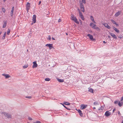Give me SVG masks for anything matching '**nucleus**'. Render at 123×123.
Masks as SVG:
<instances>
[{
    "mask_svg": "<svg viewBox=\"0 0 123 123\" xmlns=\"http://www.w3.org/2000/svg\"><path fill=\"white\" fill-rule=\"evenodd\" d=\"M71 19L73 20L77 24H79V22L78 21H77V19L73 15H71Z\"/></svg>",
    "mask_w": 123,
    "mask_h": 123,
    "instance_id": "1",
    "label": "nucleus"
},
{
    "mask_svg": "<svg viewBox=\"0 0 123 123\" xmlns=\"http://www.w3.org/2000/svg\"><path fill=\"white\" fill-rule=\"evenodd\" d=\"M2 113L5 117H7L8 118H11L12 117V116L9 114L5 112H3Z\"/></svg>",
    "mask_w": 123,
    "mask_h": 123,
    "instance_id": "2",
    "label": "nucleus"
},
{
    "mask_svg": "<svg viewBox=\"0 0 123 123\" xmlns=\"http://www.w3.org/2000/svg\"><path fill=\"white\" fill-rule=\"evenodd\" d=\"M30 3L29 2H27L26 5V9L27 12H28L29 10L31 7Z\"/></svg>",
    "mask_w": 123,
    "mask_h": 123,
    "instance_id": "3",
    "label": "nucleus"
},
{
    "mask_svg": "<svg viewBox=\"0 0 123 123\" xmlns=\"http://www.w3.org/2000/svg\"><path fill=\"white\" fill-rule=\"evenodd\" d=\"M87 105L85 104L81 105H80V109L81 110L84 109L86 108Z\"/></svg>",
    "mask_w": 123,
    "mask_h": 123,
    "instance_id": "4",
    "label": "nucleus"
},
{
    "mask_svg": "<svg viewBox=\"0 0 123 123\" xmlns=\"http://www.w3.org/2000/svg\"><path fill=\"white\" fill-rule=\"evenodd\" d=\"M52 44H47L45 45V46L48 47L50 49H51L53 48Z\"/></svg>",
    "mask_w": 123,
    "mask_h": 123,
    "instance_id": "5",
    "label": "nucleus"
},
{
    "mask_svg": "<svg viewBox=\"0 0 123 123\" xmlns=\"http://www.w3.org/2000/svg\"><path fill=\"white\" fill-rule=\"evenodd\" d=\"M80 6L81 11L83 12H85L84 8V6L82 3L80 4Z\"/></svg>",
    "mask_w": 123,
    "mask_h": 123,
    "instance_id": "6",
    "label": "nucleus"
},
{
    "mask_svg": "<svg viewBox=\"0 0 123 123\" xmlns=\"http://www.w3.org/2000/svg\"><path fill=\"white\" fill-rule=\"evenodd\" d=\"M2 75L5 77V78L7 79L11 77L8 74H2Z\"/></svg>",
    "mask_w": 123,
    "mask_h": 123,
    "instance_id": "7",
    "label": "nucleus"
},
{
    "mask_svg": "<svg viewBox=\"0 0 123 123\" xmlns=\"http://www.w3.org/2000/svg\"><path fill=\"white\" fill-rule=\"evenodd\" d=\"M121 11H118L117 12H116L114 15V16L116 17H117L120 15L121 13Z\"/></svg>",
    "mask_w": 123,
    "mask_h": 123,
    "instance_id": "8",
    "label": "nucleus"
},
{
    "mask_svg": "<svg viewBox=\"0 0 123 123\" xmlns=\"http://www.w3.org/2000/svg\"><path fill=\"white\" fill-rule=\"evenodd\" d=\"M36 16L35 15H34L32 18V20L33 22V23H35L36 22Z\"/></svg>",
    "mask_w": 123,
    "mask_h": 123,
    "instance_id": "9",
    "label": "nucleus"
},
{
    "mask_svg": "<svg viewBox=\"0 0 123 123\" xmlns=\"http://www.w3.org/2000/svg\"><path fill=\"white\" fill-rule=\"evenodd\" d=\"M111 114V113L109 111H106L105 113V115L106 117H108L110 116Z\"/></svg>",
    "mask_w": 123,
    "mask_h": 123,
    "instance_id": "10",
    "label": "nucleus"
},
{
    "mask_svg": "<svg viewBox=\"0 0 123 123\" xmlns=\"http://www.w3.org/2000/svg\"><path fill=\"white\" fill-rule=\"evenodd\" d=\"M109 34L111 36H112V37H113L114 38L116 39L117 38V37L116 36L114 33L110 32Z\"/></svg>",
    "mask_w": 123,
    "mask_h": 123,
    "instance_id": "11",
    "label": "nucleus"
},
{
    "mask_svg": "<svg viewBox=\"0 0 123 123\" xmlns=\"http://www.w3.org/2000/svg\"><path fill=\"white\" fill-rule=\"evenodd\" d=\"M33 65L32 66L33 68H36L37 66V62L36 61L34 62H33Z\"/></svg>",
    "mask_w": 123,
    "mask_h": 123,
    "instance_id": "12",
    "label": "nucleus"
},
{
    "mask_svg": "<svg viewBox=\"0 0 123 123\" xmlns=\"http://www.w3.org/2000/svg\"><path fill=\"white\" fill-rule=\"evenodd\" d=\"M87 36L89 37L90 39L92 40L93 41L94 40V39L93 38V37L92 35L90 34H88L87 35Z\"/></svg>",
    "mask_w": 123,
    "mask_h": 123,
    "instance_id": "13",
    "label": "nucleus"
},
{
    "mask_svg": "<svg viewBox=\"0 0 123 123\" xmlns=\"http://www.w3.org/2000/svg\"><path fill=\"white\" fill-rule=\"evenodd\" d=\"M90 25L93 29L95 28V27L96 26V25L93 23H91L90 24Z\"/></svg>",
    "mask_w": 123,
    "mask_h": 123,
    "instance_id": "14",
    "label": "nucleus"
},
{
    "mask_svg": "<svg viewBox=\"0 0 123 123\" xmlns=\"http://www.w3.org/2000/svg\"><path fill=\"white\" fill-rule=\"evenodd\" d=\"M103 25H104L105 27L107 28L108 29H110L111 28V27L108 25L107 23H104L103 24Z\"/></svg>",
    "mask_w": 123,
    "mask_h": 123,
    "instance_id": "15",
    "label": "nucleus"
},
{
    "mask_svg": "<svg viewBox=\"0 0 123 123\" xmlns=\"http://www.w3.org/2000/svg\"><path fill=\"white\" fill-rule=\"evenodd\" d=\"M113 29L117 33H119V31L117 28H116L114 26H113Z\"/></svg>",
    "mask_w": 123,
    "mask_h": 123,
    "instance_id": "16",
    "label": "nucleus"
},
{
    "mask_svg": "<svg viewBox=\"0 0 123 123\" xmlns=\"http://www.w3.org/2000/svg\"><path fill=\"white\" fill-rule=\"evenodd\" d=\"M14 7H13L12 8V9L11 12V16H12L13 15V12L14 10Z\"/></svg>",
    "mask_w": 123,
    "mask_h": 123,
    "instance_id": "17",
    "label": "nucleus"
},
{
    "mask_svg": "<svg viewBox=\"0 0 123 123\" xmlns=\"http://www.w3.org/2000/svg\"><path fill=\"white\" fill-rule=\"evenodd\" d=\"M123 105V102L121 101L119 102L118 103V105L120 107L121 106Z\"/></svg>",
    "mask_w": 123,
    "mask_h": 123,
    "instance_id": "18",
    "label": "nucleus"
},
{
    "mask_svg": "<svg viewBox=\"0 0 123 123\" xmlns=\"http://www.w3.org/2000/svg\"><path fill=\"white\" fill-rule=\"evenodd\" d=\"M90 17L91 20L94 23H96V22L94 20V18L92 16H91Z\"/></svg>",
    "mask_w": 123,
    "mask_h": 123,
    "instance_id": "19",
    "label": "nucleus"
},
{
    "mask_svg": "<svg viewBox=\"0 0 123 123\" xmlns=\"http://www.w3.org/2000/svg\"><path fill=\"white\" fill-rule=\"evenodd\" d=\"M57 80L59 82H64V80L63 79H61L57 78Z\"/></svg>",
    "mask_w": 123,
    "mask_h": 123,
    "instance_id": "20",
    "label": "nucleus"
},
{
    "mask_svg": "<svg viewBox=\"0 0 123 123\" xmlns=\"http://www.w3.org/2000/svg\"><path fill=\"white\" fill-rule=\"evenodd\" d=\"M6 23L7 22L6 21L4 22V24L3 26V28H5L6 27Z\"/></svg>",
    "mask_w": 123,
    "mask_h": 123,
    "instance_id": "21",
    "label": "nucleus"
},
{
    "mask_svg": "<svg viewBox=\"0 0 123 123\" xmlns=\"http://www.w3.org/2000/svg\"><path fill=\"white\" fill-rule=\"evenodd\" d=\"M63 104L66 105H70V103L68 102H64L63 103Z\"/></svg>",
    "mask_w": 123,
    "mask_h": 123,
    "instance_id": "22",
    "label": "nucleus"
},
{
    "mask_svg": "<svg viewBox=\"0 0 123 123\" xmlns=\"http://www.w3.org/2000/svg\"><path fill=\"white\" fill-rule=\"evenodd\" d=\"M93 90L92 88H91L89 89V92L93 93Z\"/></svg>",
    "mask_w": 123,
    "mask_h": 123,
    "instance_id": "23",
    "label": "nucleus"
},
{
    "mask_svg": "<svg viewBox=\"0 0 123 123\" xmlns=\"http://www.w3.org/2000/svg\"><path fill=\"white\" fill-rule=\"evenodd\" d=\"M78 10L79 11V13L80 16L83 15L82 13L80 11V10L79 9H78Z\"/></svg>",
    "mask_w": 123,
    "mask_h": 123,
    "instance_id": "24",
    "label": "nucleus"
},
{
    "mask_svg": "<svg viewBox=\"0 0 123 123\" xmlns=\"http://www.w3.org/2000/svg\"><path fill=\"white\" fill-rule=\"evenodd\" d=\"M28 67V64H26V65H25V66H23V68H27Z\"/></svg>",
    "mask_w": 123,
    "mask_h": 123,
    "instance_id": "25",
    "label": "nucleus"
},
{
    "mask_svg": "<svg viewBox=\"0 0 123 123\" xmlns=\"http://www.w3.org/2000/svg\"><path fill=\"white\" fill-rule=\"evenodd\" d=\"M94 29L98 31H99L100 30V29L98 27H97L95 26V28H94Z\"/></svg>",
    "mask_w": 123,
    "mask_h": 123,
    "instance_id": "26",
    "label": "nucleus"
},
{
    "mask_svg": "<svg viewBox=\"0 0 123 123\" xmlns=\"http://www.w3.org/2000/svg\"><path fill=\"white\" fill-rule=\"evenodd\" d=\"M50 79L48 78H46L45 79V81H50Z\"/></svg>",
    "mask_w": 123,
    "mask_h": 123,
    "instance_id": "27",
    "label": "nucleus"
},
{
    "mask_svg": "<svg viewBox=\"0 0 123 123\" xmlns=\"http://www.w3.org/2000/svg\"><path fill=\"white\" fill-rule=\"evenodd\" d=\"M2 11L4 13L5 12V11H6L5 10V9L3 7L2 8Z\"/></svg>",
    "mask_w": 123,
    "mask_h": 123,
    "instance_id": "28",
    "label": "nucleus"
},
{
    "mask_svg": "<svg viewBox=\"0 0 123 123\" xmlns=\"http://www.w3.org/2000/svg\"><path fill=\"white\" fill-rule=\"evenodd\" d=\"M10 32V30L9 29H8L7 32V34L8 35H9Z\"/></svg>",
    "mask_w": 123,
    "mask_h": 123,
    "instance_id": "29",
    "label": "nucleus"
},
{
    "mask_svg": "<svg viewBox=\"0 0 123 123\" xmlns=\"http://www.w3.org/2000/svg\"><path fill=\"white\" fill-rule=\"evenodd\" d=\"M48 37L47 38V39L49 40H50L51 39V36L50 35L48 36Z\"/></svg>",
    "mask_w": 123,
    "mask_h": 123,
    "instance_id": "30",
    "label": "nucleus"
},
{
    "mask_svg": "<svg viewBox=\"0 0 123 123\" xmlns=\"http://www.w3.org/2000/svg\"><path fill=\"white\" fill-rule=\"evenodd\" d=\"M111 21L112 23L114 24H115L116 23L115 21L111 19Z\"/></svg>",
    "mask_w": 123,
    "mask_h": 123,
    "instance_id": "31",
    "label": "nucleus"
},
{
    "mask_svg": "<svg viewBox=\"0 0 123 123\" xmlns=\"http://www.w3.org/2000/svg\"><path fill=\"white\" fill-rule=\"evenodd\" d=\"M80 17L81 19L82 20H84V17H83V15H82V16H80Z\"/></svg>",
    "mask_w": 123,
    "mask_h": 123,
    "instance_id": "32",
    "label": "nucleus"
},
{
    "mask_svg": "<svg viewBox=\"0 0 123 123\" xmlns=\"http://www.w3.org/2000/svg\"><path fill=\"white\" fill-rule=\"evenodd\" d=\"M61 104H62L63 106L65 107V108H66V109H68V110H70V109H69V108H67L66 107V106L64 105L63 104H62L61 103Z\"/></svg>",
    "mask_w": 123,
    "mask_h": 123,
    "instance_id": "33",
    "label": "nucleus"
},
{
    "mask_svg": "<svg viewBox=\"0 0 123 123\" xmlns=\"http://www.w3.org/2000/svg\"><path fill=\"white\" fill-rule=\"evenodd\" d=\"M25 98L29 99H31L32 98L31 97V96H26L25 97Z\"/></svg>",
    "mask_w": 123,
    "mask_h": 123,
    "instance_id": "34",
    "label": "nucleus"
},
{
    "mask_svg": "<svg viewBox=\"0 0 123 123\" xmlns=\"http://www.w3.org/2000/svg\"><path fill=\"white\" fill-rule=\"evenodd\" d=\"M28 119L29 120H32V119L30 117H29L28 118Z\"/></svg>",
    "mask_w": 123,
    "mask_h": 123,
    "instance_id": "35",
    "label": "nucleus"
},
{
    "mask_svg": "<svg viewBox=\"0 0 123 123\" xmlns=\"http://www.w3.org/2000/svg\"><path fill=\"white\" fill-rule=\"evenodd\" d=\"M79 114L81 116H83V114L82 113V112H81Z\"/></svg>",
    "mask_w": 123,
    "mask_h": 123,
    "instance_id": "36",
    "label": "nucleus"
},
{
    "mask_svg": "<svg viewBox=\"0 0 123 123\" xmlns=\"http://www.w3.org/2000/svg\"><path fill=\"white\" fill-rule=\"evenodd\" d=\"M82 1L85 4L86 3L85 0H82Z\"/></svg>",
    "mask_w": 123,
    "mask_h": 123,
    "instance_id": "37",
    "label": "nucleus"
},
{
    "mask_svg": "<svg viewBox=\"0 0 123 123\" xmlns=\"http://www.w3.org/2000/svg\"><path fill=\"white\" fill-rule=\"evenodd\" d=\"M6 32H5L4 33V34L3 36L5 37L6 36Z\"/></svg>",
    "mask_w": 123,
    "mask_h": 123,
    "instance_id": "38",
    "label": "nucleus"
},
{
    "mask_svg": "<svg viewBox=\"0 0 123 123\" xmlns=\"http://www.w3.org/2000/svg\"><path fill=\"white\" fill-rule=\"evenodd\" d=\"M123 37L121 35H120L118 37L119 38H122Z\"/></svg>",
    "mask_w": 123,
    "mask_h": 123,
    "instance_id": "39",
    "label": "nucleus"
},
{
    "mask_svg": "<svg viewBox=\"0 0 123 123\" xmlns=\"http://www.w3.org/2000/svg\"><path fill=\"white\" fill-rule=\"evenodd\" d=\"M94 105H97L98 104V103L96 102H94Z\"/></svg>",
    "mask_w": 123,
    "mask_h": 123,
    "instance_id": "40",
    "label": "nucleus"
},
{
    "mask_svg": "<svg viewBox=\"0 0 123 123\" xmlns=\"http://www.w3.org/2000/svg\"><path fill=\"white\" fill-rule=\"evenodd\" d=\"M114 103L115 104H117L118 103V101H116L114 102Z\"/></svg>",
    "mask_w": 123,
    "mask_h": 123,
    "instance_id": "41",
    "label": "nucleus"
},
{
    "mask_svg": "<svg viewBox=\"0 0 123 123\" xmlns=\"http://www.w3.org/2000/svg\"><path fill=\"white\" fill-rule=\"evenodd\" d=\"M78 111L79 113L81 112V111L80 110H78Z\"/></svg>",
    "mask_w": 123,
    "mask_h": 123,
    "instance_id": "42",
    "label": "nucleus"
},
{
    "mask_svg": "<svg viewBox=\"0 0 123 123\" xmlns=\"http://www.w3.org/2000/svg\"><path fill=\"white\" fill-rule=\"evenodd\" d=\"M123 100V96L121 98V99L120 101H122Z\"/></svg>",
    "mask_w": 123,
    "mask_h": 123,
    "instance_id": "43",
    "label": "nucleus"
},
{
    "mask_svg": "<svg viewBox=\"0 0 123 123\" xmlns=\"http://www.w3.org/2000/svg\"><path fill=\"white\" fill-rule=\"evenodd\" d=\"M61 21H62L61 19H59L58 20V22H60Z\"/></svg>",
    "mask_w": 123,
    "mask_h": 123,
    "instance_id": "44",
    "label": "nucleus"
},
{
    "mask_svg": "<svg viewBox=\"0 0 123 123\" xmlns=\"http://www.w3.org/2000/svg\"><path fill=\"white\" fill-rule=\"evenodd\" d=\"M36 123H41L40 121H37L36 122Z\"/></svg>",
    "mask_w": 123,
    "mask_h": 123,
    "instance_id": "45",
    "label": "nucleus"
},
{
    "mask_svg": "<svg viewBox=\"0 0 123 123\" xmlns=\"http://www.w3.org/2000/svg\"><path fill=\"white\" fill-rule=\"evenodd\" d=\"M5 37H4V36H3L2 37V39H4L5 38Z\"/></svg>",
    "mask_w": 123,
    "mask_h": 123,
    "instance_id": "46",
    "label": "nucleus"
},
{
    "mask_svg": "<svg viewBox=\"0 0 123 123\" xmlns=\"http://www.w3.org/2000/svg\"><path fill=\"white\" fill-rule=\"evenodd\" d=\"M115 24L117 26H118V24H117V23H116Z\"/></svg>",
    "mask_w": 123,
    "mask_h": 123,
    "instance_id": "47",
    "label": "nucleus"
},
{
    "mask_svg": "<svg viewBox=\"0 0 123 123\" xmlns=\"http://www.w3.org/2000/svg\"><path fill=\"white\" fill-rule=\"evenodd\" d=\"M116 111V109H114L113 111V112H114V111Z\"/></svg>",
    "mask_w": 123,
    "mask_h": 123,
    "instance_id": "48",
    "label": "nucleus"
},
{
    "mask_svg": "<svg viewBox=\"0 0 123 123\" xmlns=\"http://www.w3.org/2000/svg\"><path fill=\"white\" fill-rule=\"evenodd\" d=\"M41 3V1H39V4H38V5H40V4Z\"/></svg>",
    "mask_w": 123,
    "mask_h": 123,
    "instance_id": "49",
    "label": "nucleus"
},
{
    "mask_svg": "<svg viewBox=\"0 0 123 123\" xmlns=\"http://www.w3.org/2000/svg\"><path fill=\"white\" fill-rule=\"evenodd\" d=\"M52 39H53V40H55V38H53V37H52Z\"/></svg>",
    "mask_w": 123,
    "mask_h": 123,
    "instance_id": "50",
    "label": "nucleus"
},
{
    "mask_svg": "<svg viewBox=\"0 0 123 123\" xmlns=\"http://www.w3.org/2000/svg\"><path fill=\"white\" fill-rule=\"evenodd\" d=\"M103 43H106V42L105 41H103Z\"/></svg>",
    "mask_w": 123,
    "mask_h": 123,
    "instance_id": "51",
    "label": "nucleus"
},
{
    "mask_svg": "<svg viewBox=\"0 0 123 123\" xmlns=\"http://www.w3.org/2000/svg\"><path fill=\"white\" fill-rule=\"evenodd\" d=\"M108 38H110L111 37L110 36H108Z\"/></svg>",
    "mask_w": 123,
    "mask_h": 123,
    "instance_id": "52",
    "label": "nucleus"
},
{
    "mask_svg": "<svg viewBox=\"0 0 123 123\" xmlns=\"http://www.w3.org/2000/svg\"><path fill=\"white\" fill-rule=\"evenodd\" d=\"M103 107H101V110H102V109H103Z\"/></svg>",
    "mask_w": 123,
    "mask_h": 123,
    "instance_id": "53",
    "label": "nucleus"
},
{
    "mask_svg": "<svg viewBox=\"0 0 123 123\" xmlns=\"http://www.w3.org/2000/svg\"><path fill=\"white\" fill-rule=\"evenodd\" d=\"M1 33H2V32H0V35H1Z\"/></svg>",
    "mask_w": 123,
    "mask_h": 123,
    "instance_id": "54",
    "label": "nucleus"
},
{
    "mask_svg": "<svg viewBox=\"0 0 123 123\" xmlns=\"http://www.w3.org/2000/svg\"><path fill=\"white\" fill-rule=\"evenodd\" d=\"M93 109H96V108H95V107H93Z\"/></svg>",
    "mask_w": 123,
    "mask_h": 123,
    "instance_id": "55",
    "label": "nucleus"
},
{
    "mask_svg": "<svg viewBox=\"0 0 123 123\" xmlns=\"http://www.w3.org/2000/svg\"><path fill=\"white\" fill-rule=\"evenodd\" d=\"M6 0H3V1L4 2H5L6 1Z\"/></svg>",
    "mask_w": 123,
    "mask_h": 123,
    "instance_id": "56",
    "label": "nucleus"
},
{
    "mask_svg": "<svg viewBox=\"0 0 123 123\" xmlns=\"http://www.w3.org/2000/svg\"><path fill=\"white\" fill-rule=\"evenodd\" d=\"M118 114H120V112H119V111H118Z\"/></svg>",
    "mask_w": 123,
    "mask_h": 123,
    "instance_id": "57",
    "label": "nucleus"
},
{
    "mask_svg": "<svg viewBox=\"0 0 123 123\" xmlns=\"http://www.w3.org/2000/svg\"><path fill=\"white\" fill-rule=\"evenodd\" d=\"M121 123H123V120L122 122Z\"/></svg>",
    "mask_w": 123,
    "mask_h": 123,
    "instance_id": "58",
    "label": "nucleus"
},
{
    "mask_svg": "<svg viewBox=\"0 0 123 123\" xmlns=\"http://www.w3.org/2000/svg\"><path fill=\"white\" fill-rule=\"evenodd\" d=\"M66 35H68V34H67V33H66Z\"/></svg>",
    "mask_w": 123,
    "mask_h": 123,
    "instance_id": "59",
    "label": "nucleus"
},
{
    "mask_svg": "<svg viewBox=\"0 0 123 123\" xmlns=\"http://www.w3.org/2000/svg\"><path fill=\"white\" fill-rule=\"evenodd\" d=\"M27 51H28V49H27Z\"/></svg>",
    "mask_w": 123,
    "mask_h": 123,
    "instance_id": "60",
    "label": "nucleus"
},
{
    "mask_svg": "<svg viewBox=\"0 0 123 123\" xmlns=\"http://www.w3.org/2000/svg\"><path fill=\"white\" fill-rule=\"evenodd\" d=\"M35 123V122H34V123Z\"/></svg>",
    "mask_w": 123,
    "mask_h": 123,
    "instance_id": "61",
    "label": "nucleus"
},
{
    "mask_svg": "<svg viewBox=\"0 0 123 123\" xmlns=\"http://www.w3.org/2000/svg\"><path fill=\"white\" fill-rule=\"evenodd\" d=\"M27 123H29V122H27Z\"/></svg>",
    "mask_w": 123,
    "mask_h": 123,
    "instance_id": "62",
    "label": "nucleus"
}]
</instances>
